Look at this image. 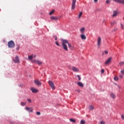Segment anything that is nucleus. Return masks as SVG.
Listing matches in <instances>:
<instances>
[{
  "instance_id": "ea45409f",
  "label": "nucleus",
  "mask_w": 124,
  "mask_h": 124,
  "mask_svg": "<svg viewBox=\"0 0 124 124\" xmlns=\"http://www.w3.org/2000/svg\"><path fill=\"white\" fill-rule=\"evenodd\" d=\"M105 53L106 54V55H107V54H108V51H105Z\"/></svg>"
},
{
  "instance_id": "1a4fd4ad",
  "label": "nucleus",
  "mask_w": 124,
  "mask_h": 124,
  "mask_svg": "<svg viewBox=\"0 0 124 124\" xmlns=\"http://www.w3.org/2000/svg\"><path fill=\"white\" fill-rule=\"evenodd\" d=\"M32 58H36V55L34 54L32 55H30L28 56V59L30 60V62H31L32 61H34V60L32 59Z\"/></svg>"
},
{
  "instance_id": "a19ab883",
  "label": "nucleus",
  "mask_w": 124,
  "mask_h": 124,
  "mask_svg": "<svg viewBox=\"0 0 124 124\" xmlns=\"http://www.w3.org/2000/svg\"><path fill=\"white\" fill-rule=\"evenodd\" d=\"M98 1V0H94V2L96 3Z\"/></svg>"
},
{
  "instance_id": "a18cd8bd",
  "label": "nucleus",
  "mask_w": 124,
  "mask_h": 124,
  "mask_svg": "<svg viewBox=\"0 0 124 124\" xmlns=\"http://www.w3.org/2000/svg\"><path fill=\"white\" fill-rule=\"evenodd\" d=\"M115 31H117V29H115Z\"/></svg>"
},
{
  "instance_id": "e433bc0d",
  "label": "nucleus",
  "mask_w": 124,
  "mask_h": 124,
  "mask_svg": "<svg viewBox=\"0 0 124 124\" xmlns=\"http://www.w3.org/2000/svg\"><path fill=\"white\" fill-rule=\"evenodd\" d=\"M121 119H122V120H124V115L123 114L121 115Z\"/></svg>"
},
{
  "instance_id": "f3484780",
  "label": "nucleus",
  "mask_w": 124,
  "mask_h": 124,
  "mask_svg": "<svg viewBox=\"0 0 124 124\" xmlns=\"http://www.w3.org/2000/svg\"><path fill=\"white\" fill-rule=\"evenodd\" d=\"M97 44L98 46H100V44H101V38L100 37H98Z\"/></svg>"
},
{
  "instance_id": "39448f33",
  "label": "nucleus",
  "mask_w": 124,
  "mask_h": 124,
  "mask_svg": "<svg viewBox=\"0 0 124 124\" xmlns=\"http://www.w3.org/2000/svg\"><path fill=\"white\" fill-rule=\"evenodd\" d=\"M13 61L15 63H19L20 62V59H19L18 56H16L15 59H13Z\"/></svg>"
},
{
  "instance_id": "aec40b11",
  "label": "nucleus",
  "mask_w": 124,
  "mask_h": 124,
  "mask_svg": "<svg viewBox=\"0 0 124 124\" xmlns=\"http://www.w3.org/2000/svg\"><path fill=\"white\" fill-rule=\"evenodd\" d=\"M82 15H83V13L82 12H80L78 16V19H80Z\"/></svg>"
},
{
  "instance_id": "f03ea898",
  "label": "nucleus",
  "mask_w": 124,
  "mask_h": 124,
  "mask_svg": "<svg viewBox=\"0 0 124 124\" xmlns=\"http://www.w3.org/2000/svg\"><path fill=\"white\" fill-rule=\"evenodd\" d=\"M8 46L9 48H14L15 47V44L13 41H10L8 43Z\"/></svg>"
},
{
  "instance_id": "72a5a7b5",
  "label": "nucleus",
  "mask_w": 124,
  "mask_h": 124,
  "mask_svg": "<svg viewBox=\"0 0 124 124\" xmlns=\"http://www.w3.org/2000/svg\"><path fill=\"white\" fill-rule=\"evenodd\" d=\"M19 49H20V46L17 45L16 49V50H19Z\"/></svg>"
},
{
  "instance_id": "0eeeda50",
  "label": "nucleus",
  "mask_w": 124,
  "mask_h": 124,
  "mask_svg": "<svg viewBox=\"0 0 124 124\" xmlns=\"http://www.w3.org/2000/svg\"><path fill=\"white\" fill-rule=\"evenodd\" d=\"M34 83L37 86H41V85H42L41 82L38 79H34Z\"/></svg>"
},
{
  "instance_id": "b1692460",
  "label": "nucleus",
  "mask_w": 124,
  "mask_h": 124,
  "mask_svg": "<svg viewBox=\"0 0 124 124\" xmlns=\"http://www.w3.org/2000/svg\"><path fill=\"white\" fill-rule=\"evenodd\" d=\"M70 121L72 123H76V120H75V119H70Z\"/></svg>"
},
{
  "instance_id": "58836bf2",
  "label": "nucleus",
  "mask_w": 124,
  "mask_h": 124,
  "mask_svg": "<svg viewBox=\"0 0 124 124\" xmlns=\"http://www.w3.org/2000/svg\"><path fill=\"white\" fill-rule=\"evenodd\" d=\"M119 77H120V78H123V75H119Z\"/></svg>"
},
{
  "instance_id": "7c9ffc66",
  "label": "nucleus",
  "mask_w": 124,
  "mask_h": 124,
  "mask_svg": "<svg viewBox=\"0 0 124 124\" xmlns=\"http://www.w3.org/2000/svg\"><path fill=\"white\" fill-rule=\"evenodd\" d=\"M55 44L57 45V46H60V44H59V42L57 41L55 42Z\"/></svg>"
},
{
  "instance_id": "2f4dec72",
  "label": "nucleus",
  "mask_w": 124,
  "mask_h": 124,
  "mask_svg": "<svg viewBox=\"0 0 124 124\" xmlns=\"http://www.w3.org/2000/svg\"><path fill=\"white\" fill-rule=\"evenodd\" d=\"M77 76L78 78L79 81H81V78L80 77V76L78 75Z\"/></svg>"
},
{
  "instance_id": "a211bd4d",
  "label": "nucleus",
  "mask_w": 124,
  "mask_h": 124,
  "mask_svg": "<svg viewBox=\"0 0 124 124\" xmlns=\"http://www.w3.org/2000/svg\"><path fill=\"white\" fill-rule=\"evenodd\" d=\"M77 84L78 86H79V87H81V88H83L84 87V85L82 83V82H78Z\"/></svg>"
},
{
  "instance_id": "f8f14e48",
  "label": "nucleus",
  "mask_w": 124,
  "mask_h": 124,
  "mask_svg": "<svg viewBox=\"0 0 124 124\" xmlns=\"http://www.w3.org/2000/svg\"><path fill=\"white\" fill-rule=\"evenodd\" d=\"M80 37L82 40H86V39H87V37L86 36V35H85V34H81L80 35Z\"/></svg>"
},
{
  "instance_id": "2eb2a0df",
  "label": "nucleus",
  "mask_w": 124,
  "mask_h": 124,
  "mask_svg": "<svg viewBox=\"0 0 124 124\" xmlns=\"http://www.w3.org/2000/svg\"><path fill=\"white\" fill-rule=\"evenodd\" d=\"M50 20H53L54 21H58V20H59V17H56V16H51L50 17Z\"/></svg>"
},
{
  "instance_id": "4be33fe9",
  "label": "nucleus",
  "mask_w": 124,
  "mask_h": 124,
  "mask_svg": "<svg viewBox=\"0 0 124 124\" xmlns=\"http://www.w3.org/2000/svg\"><path fill=\"white\" fill-rule=\"evenodd\" d=\"M93 109H94V107H93V106L91 105L89 106V110H90L91 111L93 110Z\"/></svg>"
},
{
  "instance_id": "5701e85b",
  "label": "nucleus",
  "mask_w": 124,
  "mask_h": 124,
  "mask_svg": "<svg viewBox=\"0 0 124 124\" xmlns=\"http://www.w3.org/2000/svg\"><path fill=\"white\" fill-rule=\"evenodd\" d=\"M54 12H55V10H51V11L49 12V14L50 15H52V14H53V13H54Z\"/></svg>"
},
{
  "instance_id": "20e7f679",
  "label": "nucleus",
  "mask_w": 124,
  "mask_h": 124,
  "mask_svg": "<svg viewBox=\"0 0 124 124\" xmlns=\"http://www.w3.org/2000/svg\"><path fill=\"white\" fill-rule=\"evenodd\" d=\"M48 84L52 90H55V85L54 84V82H53V81L49 80Z\"/></svg>"
},
{
  "instance_id": "9b49d317",
  "label": "nucleus",
  "mask_w": 124,
  "mask_h": 124,
  "mask_svg": "<svg viewBox=\"0 0 124 124\" xmlns=\"http://www.w3.org/2000/svg\"><path fill=\"white\" fill-rule=\"evenodd\" d=\"M72 70L74 72H79V69L76 67L73 66L72 67Z\"/></svg>"
},
{
  "instance_id": "6e6552de",
  "label": "nucleus",
  "mask_w": 124,
  "mask_h": 124,
  "mask_svg": "<svg viewBox=\"0 0 124 124\" xmlns=\"http://www.w3.org/2000/svg\"><path fill=\"white\" fill-rule=\"evenodd\" d=\"M76 4V0H72V7H71L72 10H73L75 9Z\"/></svg>"
},
{
  "instance_id": "9d476101",
  "label": "nucleus",
  "mask_w": 124,
  "mask_h": 124,
  "mask_svg": "<svg viewBox=\"0 0 124 124\" xmlns=\"http://www.w3.org/2000/svg\"><path fill=\"white\" fill-rule=\"evenodd\" d=\"M30 90L32 92V93H38V90H37L33 87L31 88Z\"/></svg>"
},
{
  "instance_id": "ddd939ff",
  "label": "nucleus",
  "mask_w": 124,
  "mask_h": 124,
  "mask_svg": "<svg viewBox=\"0 0 124 124\" xmlns=\"http://www.w3.org/2000/svg\"><path fill=\"white\" fill-rule=\"evenodd\" d=\"M85 30H86V29H85L84 27H82L79 30V31H80V33H81V34H85Z\"/></svg>"
},
{
  "instance_id": "412c9836",
  "label": "nucleus",
  "mask_w": 124,
  "mask_h": 124,
  "mask_svg": "<svg viewBox=\"0 0 124 124\" xmlns=\"http://www.w3.org/2000/svg\"><path fill=\"white\" fill-rule=\"evenodd\" d=\"M110 96L111 98H113V99H115V98H116V95H114V93H111L110 94Z\"/></svg>"
},
{
  "instance_id": "f704fd0d",
  "label": "nucleus",
  "mask_w": 124,
  "mask_h": 124,
  "mask_svg": "<svg viewBox=\"0 0 124 124\" xmlns=\"http://www.w3.org/2000/svg\"><path fill=\"white\" fill-rule=\"evenodd\" d=\"M101 124H105V122L102 121L100 122Z\"/></svg>"
},
{
  "instance_id": "4c0bfd02",
  "label": "nucleus",
  "mask_w": 124,
  "mask_h": 124,
  "mask_svg": "<svg viewBox=\"0 0 124 124\" xmlns=\"http://www.w3.org/2000/svg\"><path fill=\"white\" fill-rule=\"evenodd\" d=\"M101 73H104V69H102L101 70Z\"/></svg>"
},
{
  "instance_id": "a878e982",
  "label": "nucleus",
  "mask_w": 124,
  "mask_h": 124,
  "mask_svg": "<svg viewBox=\"0 0 124 124\" xmlns=\"http://www.w3.org/2000/svg\"><path fill=\"white\" fill-rule=\"evenodd\" d=\"M86 124V121L84 120H81L80 121V124Z\"/></svg>"
},
{
  "instance_id": "6ab92c4d",
  "label": "nucleus",
  "mask_w": 124,
  "mask_h": 124,
  "mask_svg": "<svg viewBox=\"0 0 124 124\" xmlns=\"http://www.w3.org/2000/svg\"><path fill=\"white\" fill-rule=\"evenodd\" d=\"M117 15H118V11H113V14L112 17H116Z\"/></svg>"
},
{
  "instance_id": "cd10ccee",
  "label": "nucleus",
  "mask_w": 124,
  "mask_h": 124,
  "mask_svg": "<svg viewBox=\"0 0 124 124\" xmlns=\"http://www.w3.org/2000/svg\"><path fill=\"white\" fill-rule=\"evenodd\" d=\"M119 64H120L121 66L124 65V62H120L119 63Z\"/></svg>"
},
{
  "instance_id": "f257e3e1",
  "label": "nucleus",
  "mask_w": 124,
  "mask_h": 124,
  "mask_svg": "<svg viewBox=\"0 0 124 124\" xmlns=\"http://www.w3.org/2000/svg\"><path fill=\"white\" fill-rule=\"evenodd\" d=\"M61 41L62 42L61 44L62 46V48L63 50L66 51V52H68V47L70 50H72L73 49V46L71 45V44L69 43L67 40L61 39ZM67 45L68 47H67Z\"/></svg>"
},
{
  "instance_id": "c9c22d12",
  "label": "nucleus",
  "mask_w": 124,
  "mask_h": 124,
  "mask_svg": "<svg viewBox=\"0 0 124 124\" xmlns=\"http://www.w3.org/2000/svg\"><path fill=\"white\" fill-rule=\"evenodd\" d=\"M106 3H107L108 4H109V3H110V0H107L106 1Z\"/></svg>"
},
{
  "instance_id": "473e14b6",
  "label": "nucleus",
  "mask_w": 124,
  "mask_h": 124,
  "mask_svg": "<svg viewBox=\"0 0 124 124\" xmlns=\"http://www.w3.org/2000/svg\"><path fill=\"white\" fill-rule=\"evenodd\" d=\"M40 114H41L40 112L37 111V112H36V115H37L38 116H40Z\"/></svg>"
},
{
  "instance_id": "423d86ee",
  "label": "nucleus",
  "mask_w": 124,
  "mask_h": 124,
  "mask_svg": "<svg viewBox=\"0 0 124 124\" xmlns=\"http://www.w3.org/2000/svg\"><path fill=\"white\" fill-rule=\"evenodd\" d=\"M111 62H112V57H109L108 60L105 62V64L106 65H108L111 63Z\"/></svg>"
},
{
  "instance_id": "79ce46f5",
  "label": "nucleus",
  "mask_w": 124,
  "mask_h": 124,
  "mask_svg": "<svg viewBox=\"0 0 124 124\" xmlns=\"http://www.w3.org/2000/svg\"><path fill=\"white\" fill-rule=\"evenodd\" d=\"M122 28L124 30V25H123V24H121Z\"/></svg>"
},
{
  "instance_id": "4468645a",
  "label": "nucleus",
  "mask_w": 124,
  "mask_h": 124,
  "mask_svg": "<svg viewBox=\"0 0 124 124\" xmlns=\"http://www.w3.org/2000/svg\"><path fill=\"white\" fill-rule=\"evenodd\" d=\"M115 2H118L119 3H122V4H124V0H113Z\"/></svg>"
},
{
  "instance_id": "c85d7f7f",
  "label": "nucleus",
  "mask_w": 124,
  "mask_h": 124,
  "mask_svg": "<svg viewBox=\"0 0 124 124\" xmlns=\"http://www.w3.org/2000/svg\"><path fill=\"white\" fill-rule=\"evenodd\" d=\"M27 101L28 102H29V103H31V99H27Z\"/></svg>"
},
{
  "instance_id": "c756f323",
  "label": "nucleus",
  "mask_w": 124,
  "mask_h": 124,
  "mask_svg": "<svg viewBox=\"0 0 124 124\" xmlns=\"http://www.w3.org/2000/svg\"><path fill=\"white\" fill-rule=\"evenodd\" d=\"M21 106H25L26 105V103L21 102Z\"/></svg>"
},
{
  "instance_id": "bb28decb",
  "label": "nucleus",
  "mask_w": 124,
  "mask_h": 124,
  "mask_svg": "<svg viewBox=\"0 0 124 124\" xmlns=\"http://www.w3.org/2000/svg\"><path fill=\"white\" fill-rule=\"evenodd\" d=\"M116 23V21H113L112 22H111L110 24L111 26H113V25H115Z\"/></svg>"
},
{
  "instance_id": "393cba45",
  "label": "nucleus",
  "mask_w": 124,
  "mask_h": 124,
  "mask_svg": "<svg viewBox=\"0 0 124 124\" xmlns=\"http://www.w3.org/2000/svg\"><path fill=\"white\" fill-rule=\"evenodd\" d=\"M114 79L115 80V81H118L119 80V78H118V77L115 76L114 78Z\"/></svg>"
},
{
  "instance_id": "c03bdc74",
  "label": "nucleus",
  "mask_w": 124,
  "mask_h": 124,
  "mask_svg": "<svg viewBox=\"0 0 124 124\" xmlns=\"http://www.w3.org/2000/svg\"><path fill=\"white\" fill-rule=\"evenodd\" d=\"M55 40H58V38L57 37H55Z\"/></svg>"
},
{
  "instance_id": "7ed1b4c3",
  "label": "nucleus",
  "mask_w": 124,
  "mask_h": 124,
  "mask_svg": "<svg viewBox=\"0 0 124 124\" xmlns=\"http://www.w3.org/2000/svg\"><path fill=\"white\" fill-rule=\"evenodd\" d=\"M32 63H37L38 65H41L43 62L42 61H39L38 60H34V61H31Z\"/></svg>"
},
{
  "instance_id": "dca6fc26",
  "label": "nucleus",
  "mask_w": 124,
  "mask_h": 124,
  "mask_svg": "<svg viewBox=\"0 0 124 124\" xmlns=\"http://www.w3.org/2000/svg\"><path fill=\"white\" fill-rule=\"evenodd\" d=\"M26 109L29 112V113H31L32 112V108L26 107Z\"/></svg>"
},
{
  "instance_id": "37998d69",
  "label": "nucleus",
  "mask_w": 124,
  "mask_h": 124,
  "mask_svg": "<svg viewBox=\"0 0 124 124\" xmlns=\"http://www.w3.org/2000/svg\"><path fill=\"white\" fill-rule=\"evenodd\" d=\"M121 73H123L124 75V70L121 71Z\"/></svg>"
}]
</instances>
